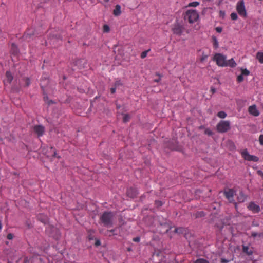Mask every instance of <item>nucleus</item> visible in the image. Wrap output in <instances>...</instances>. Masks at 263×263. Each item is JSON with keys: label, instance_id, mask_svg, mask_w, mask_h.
<instances>
[{"label": "nucleus", "instance_id": "nucleus-1", "mask_svg": "<svg viewBox=\"0 0 263 263\" xmlns=\"http://www.w3.org/2000/svg\"><path fill=\"white\" fill-rule=\"evenodd\" d=\"M114 215L113 212H111L105 211L103 212L100 218L101 222L105 227L112 226Z\"/></svg>", "mask_w": 263, "mask_h": 263}, {"label": "nucleus", "instance_id": "nucleus-2", "mask_svg": "<svg viewBox=\"0 0 263 263\" xmlns=\"http://www.w3.org/2000/svg\"><path fill=\"white\" fill-rule=\"evenodd\" d=\"M198 18L199 14L197 11L192 9L186 11L184 16V20L187 21L190 24L196 22Z\"/></svg>", "mask_w": 263, "mask_h": 263}, {"label": "nucleus", "instance_id": "nucleus-3", "mask_svg": "<svg viewBox=\"0 0 263 263\" xmlns=\"http://www.w3.org/2000/svg\"><path fill=\"white\" fill-rule=\"evenodd\" d=\"M218 132L223 133L227 132L230 129V122L229 121H220L216 126Z\"/></svg>", "mask_w": 263, "mask_h": 263}, {"label": "nucleus", "instance_id": "nucleus-4", "mask_svg": "<svg viewBox=\"0 0 263 263\" xmlns=\"http://www.w3.org/2000/svg\"><path fill=\"white\" fill-rule=\"evenodd\" d=\"M226 56L221 53H216L213 58V60L215 61L216 64L220 67H227L226 63Z\"/></svg>", "mask_w": 263, "mask_h": 263}, {"label": "nucleus", "instance_id": "nucleus-5", "mask_svg": "<svg viewBox=\"0 0 263 263\" xmlns=\"http://www.w3.org/2000/svg\"><path fill=\"white\" fill-rule=\"evenodd\" d=\"M236 9L237 12L240 16L243 18H246L247 17V13L243 0H240L237 2Z\"/></svg>", "mask_w": 263, "mask_h": 263}, {"label": "nucleus", "instance_id": "nucleus-6", "mask_svg": "<svg viewBox=\"0 0 263 263\" xmlns=\"http://www.w3.org/2000/svg\"><path fill=\"white\" fill-rule=\"evenodd\" d=\"M171 30L174 34L181 36L184 32L185 28L180 23H176L172 25Z\"/></svg>", "mask_w": 263, "mask_h": 263}, {"label": "nucleus", "instance_id": "nucleus-7", "mask_svg": "<svg viewBox=\"0 0 263 263\" xmlns=\"http://www.w3.org/2000/svg\"><path fill=\"white\" fill-rule=\"evenodd\" d=\"M241 155L245 160L248 161L257 162L259 160V158L257 157L250 155L247 149H243L241 152Z\"/></svg>", "mask_w": 263, "mask_h": 263}, {"label": "nucleus", "instance_id": "nucleus-8", "mask_svg": "<svg viewBox=\"0 0 263 263\" xmlns=\"http://www.w3.org/2000/svg\"><path fill=\"white\" fill-rule=\"evenodd\" d=\"M223 194L226 198L229 200L230 203H234L235 204V208L237 207V204L234 202V196L235 194V191L233 189H230L227 190H224Z\"/></svg>", "mask_w": 263, "mask_h": 263}, {"label": "nucleus", "instance_id": "nucleus-9", "mask_svg": "<svg viewBox=\"0 0 263 263\" xmlns=\"http://www.w3.org/2000/svg\"><path fill=\"white\" fill-rule=\"evenodd\" d=\"M248 208L254 213H258L260 210L259 206L255 204L254 202H251L249 204Z\"/></svg>", "mask_w": 263, "mask_h": 263}, {"label": "nucleus", "instance_id": "nucleus-10", "mask_svg": "<svg viewBox=\"0 0 263 263\" xmlns=\"http://www.w3.org/2000/svg\"><path fill=\"white\" fill-rule=\"evenodd\" d=\"M34 132L39 137L42 136L44 132H45V128L42 125H35L33 127Z\"/></svg>", "mask_w": 263, "mask_h": 263}, {"label": "nucleus", "instance_id": "nucleus-11", "mask_svg": "<svg viewBox=\"0 0 263 263\" xmlns=\"http://www.w3.org/2000/svg\"><path fill=\"white\" fill-rule=\"evenodd\" d=\"M34 30L32 29H28L24 33L23 38L25 40L30 41L33 35H34Z\"/></svg>", "mask_w": 263, "mask_h": 263}, {"label": "nucleus", "instance_id": "nucleus-12", "mask_svg": "<svg viewBox=\"0 0 263 263\" xmlns=\"http://www.w3.org/2000/svg\"><path fill=\"white\" fill-rule=\"evenodd\" d=\"M248 111L251 115H252L255 117H257L259 115V112L257 110V107L255 105H253L252 106H250L249 107Z\"/></svg>", "mask_w": 263, "mask_h": 263}, {"label": "nucleus", "instance_id": "nucleus-13", "mask_svg": "<svg viewBox=\"0 0 263 263\" xmlns=\"http://www.w3.org/2000/svg\"><path fill=\"white\" fill-rule=\"evenodd\" d=\"M137 190L135 188H130L127 191V195L130 198H134L138 195Z\"/></svg>", "mask_w": 263, "mask_h": 263}, {"label": "nucleus", "instance_id": "nucleus-14", "mask_svg": "<svg viewBox=\"0 0 263 263\" xmlns=\"http://www.w3.org/2000/svg\"><path fill=\"white\" fill-rule=\"evenodd\" d=\"M38 219L40 221L45 224L48 222V217L46 215L40 214L38 215Z\"/></svg>", "mask_w": 263, "mask_h": 263}, {"label": "nucleus", "instance_id": "nucleus-15", "mask_svg": "<svg viewBox=\"0 0 263 263\" xmlns=\"http://www.w3.org/2000/svg\"><path fill=\"white\" fill-rule=\"evenodd\" d=\"M226 64L227 65V66H229L232 68L235 67L236 66V63L234 61L233 58H231L228 61L226 60Z\"/></svg>", "mask_w": 263, "mask_h": 263}, {"label": "nucleus", "instance_id": "nucleus-16", "mask_svg": "<svg viewBox=\"0 0 263 263\" xmlns=\"http://www.w3.org/2000/svg\"><path fill=\"white\" fill-rule=\"evenodd\" d=\"M246 198L247 196L242 192H240L237 196V200L239 202H243Z\"/></svg>", "mask_w": 263, "mask_h": 263}, {"label": "nucleus", "instance_id": "nucleus-17", "mask_svg": "<svg viewBox=\"0 0 263 263\" xmlns=\"http://www.w3.org/2000/svg\"><path fill=\"white\" fill-rule=\"evenodd\" d=\"M242 251L243 253H245L248 255H251L253 254V251L251 249H250V248L248 246H243Z\"/></svg>", "mask_w": 263, "mask_h": 263}, {"label": "nucleus", "instance_id": "nucleus-18", "mask_svg": "<svg viewBox=\"0 0 263 263\" xmlns=\"http://www.w3.org/2000/svg\"><path fill=\"white\" fill-rule=\"evenodd\" d=\"M60 39V36L59 35H55V34H52V35H50L49 36V37L48 38V41L49 42H50V44H52L51 43V42H52V40H53V44H54V40H58L59 39Z\"/></svg>", "mask_w": 263, "mask_h": 263}, {"label": "nucleus", "instance_id": "nucleus-19", "mask_svg": "<svg viewBox=\"0 0 263 263\" xmlns=\"http://www.w3.org/2000/svg\"><path fill=\"white\" fill-rule=\"evenodd\" d=\"M6 77L7 78V82L9 84L11 83L13 79V77L10 71H7L6 72Z\"/></svg>", "mask_w": 263, "mask_h": 263}, {"label": "nucleus", "instance_id": "nucleus-20", "mask_svg": "<svg viewBox=\"0 0 263 263\" xmlns=\"http://www.w3.org/2000/svg\"><path fill=\"white\" fill-rule=\"evenodd\" d=\"M121 13V7L120 5H117L116 6L115 9L114 10V14L115 16H118Z\"/></svg>", "mask_w": 263, "mask_h": 263}, {"label": "nucleus", "instance_id": "nucleus-21", "mask_svg": "<svg viewBox=\"0 0 263 263\" xmlns=\"http://www.w3.org/2000/svg\"><path fill=\"white\" fill-rule=\"evenodd\" d=\"M212 40L214 48L215 49L217 48L218 47L219 44L216 37L215 36H212Z\"/></svg>", "mask_w": 263, "mask_h": 263}, {"label": "nucleus", "instance_id": "nucleus-22", "mask_svg": "<svg viewBox=\"0 0 263 263\" xmlns=\"http://www.w3.org/2000/svg\"><path fill=\"white\" fill-rule=\"evenodd\" d=\"M11 50L14 54H16L18 53V50L17 46L14 43L11 44Z\"/></svg>", "mask_w": 263, "mask_h": 263}, {"label": "nucleus", "instance_id": "nucleus-23", "mask_svg": "<svg viewBox=\"0 0 263 263\" xmlns=\"http://www.w3.org/2000/svg\"><path fill=\"white\" fill-rule=\"evenodd\" d=\"M256 58L260 63H263V52H258L256 54Z\"/></svg>", "mask_w": 263, "mask_h": 263}, {"label": "nucleus", "instance_id": "nucleus-24", "mask_svg": "<svg viewBox=\"0 0 263 263\" xmlns=\"http://www.w3.org/2000/svg\"><path fill=\"white\" fill-rule=\"evenodd\" d=\"M227 114L223 111H220L218 112L217 116L220 118H225L227 117Z\"/></svg>", "mask_w": 263, "mask_h": 263}, {"label": "nucleus", "instance_id": "nucleus-25", "mask_svg": "<svg viewBox=\"0 0 263 263\" xmlns=\"http://www.w3.org/2000/svg\"><path fill=\"white\" fill-rule=\"evenodd\" d=\"M205 213L203 211L197 212L195 213V216L196 218H199L204 216Z\"/></svg>", "mask_w": 263, "mask_h": 263}, {"label": "nucleus", "instance_id": "nucleus-26", "mask_svg": "<svg viewBox=\"0 0 263 263\" xmlns=\"http://www.w3.org/2000/svg\"><path fill=\"white\" fill-rule=\"evenodd\" d=\"M241 74L242 76H248L250 74V71L247 69L241 68Z\"/></svg>", "mask_w": 263, "mask_h": 263}, {"label": "nucleus", "instance_id": "nucleus-27", "mask_svg": "<svg viewBox=\"0 0 263 263\" xmlns=\"http://www.w3.org/2000/svg\"><path fill=\"white\" fill-rule=\"evenodd\" d=\"M198 5H199V3L198 2H191V3H190L188 5H187V7H197L198 6Z\"/></svg>", "mask_w": 263, "mask_h": 263}, {"label": "nucleus", "instance_id": "nucleus-28", "mask_svg": "<svg viewBox=\"0 0 263 263\" xmlns=\"http://www.w3.org/2000/svg\"><path fill=\"white\" fill-rule=\"evenodd\" d=\"M194 263H209L206 259L203 258L197 259Z\"/></svg>", "mask_w": 263, "mask_h": 263}, {"label": "nucleus", "instance_id": "nucleus-29", "mask_svg": "<svg viewBox=\"0 0 263 263\" xmlns=\"http://www.w3.org/2000/svg\"><path fill=\"white\" fill-rule=\"evenodd\" d=\"M110 30L109 27L108 25L105 24L103 27V31L104 32H108Z\"/></svg>", "mask_w": 263, "mask_h": 263}, {"label": "nucleus", "instance_id": "nucleus-30", "mask_svg": "<svg viewBox=\"0 0 263 263\" xmlns=\"http://www.w3.org/2000/svg\"><path fill=\"white\" fill-rule=\"evenodd\" d=\"M23 80L25 83V86L27 87V86H29V85L30 84V80L29 78H24Z\"/></svg>", "mask_w": 263, "mask_h": 263}, {"label": "nucleus", "instance_id": "nucleus-31", "mask_svg": "<svg viewBox=\"0 0 263 263\" xmlns=\"http://www.w3.org/2000/svg\"><path fill=\"white\" fill-rule=\"evenodd\" d=\"M130 119V117L128 114H124L123 116V122H127L129 121Z\"/></svg>", "mask_w": 263, "mask_h": 263}, {"label": "nucleus", "instance_id": "nucleus-32", "mask_svg": "<svg viewBox=\"0 0 263 263\" xmlns=\"http://www.w3.org/2000/svg\"><path fill=\"white\" fill-rule=\"evenodd\" d=\"M230 16L232 20H236L238 18L237 14L235 12L232 13Z\"/></svg>", "mask_w": 263, "mask_h": 263}, {"label": "nucleus", "instance_id": "nucleus-33", "mask_svg": "<svg viewBox=\"0 0 263 263\" xmlns=\"http://www.w3.org/2000/svg\"><path fill=\"white\" fill-rule=\"evenodd\" d=\"M184 229L182 228H178L175 229V232L177 233H182Z\"/></svg>", "mask_w": 263, "mask_h": 263}, {"label": "nucleus", "instance_id": "nucleus-34", "mask_svg": "<svg viewBox=\"0 0 263 263\" xmlns=\"http://www.w3.org/2000/svg\"><path fill=\"white\" fill-rule=\"evenodd\" d=\"M149 51V50H146V51H144L143 52H142L141 54V58L142 59H144L145 58L146 56H147V53Z\"/></svg>", "mask_w": 263, "mask_h": 263}, {"label": "nucleus", "instance_id": "nucleus-35", "mask_svg": "<svg viewBox=\"0 0 263 263\" xmlns=\"http://www.w3.org/2000/svg\"><path fill=\"white\" fill-rule=\"evenodd\" d=\"M204 134L209 136H211L213 134V132L209 128H206L204 130Z\"/></svg>", "mask_w": 263, "mask_h": 263}, {"label": "nucleus", "instance_id": "nucleus-36", "mask_svg": "<svg viewBox=\"0 0 263 263\" xmlns=\"http://www.w3.org/2000/svg\"><path fill=\"white\" fill-rule=\"evenodd\" d=\"M243 80V77L241 74L237 77V81H238V82L240 83V82H242Z\"/></svg>", "mask_w": 263, "mask_h": 263}, {"label": "nucleus", "instance_id": "nucleus-37", "mask_svg": "<svg viewBox=\"0 0 263 263\" xmlns=\"http://www.w3.org/2000/svg\"><path fill=\"white\" fill-rule=\"evenodd\" d=\"M121 85H122V84L120 80H117L115 83V86L116 87Z\"/></svg>", "mask_w": 263, "mask_h": 263}, {"label": "nucleus", "instance_id": "nucleus-38", "mask_svg": "<svg viewBox=\"0 0 263 263\" xmlns=\"http://www.w3.org/2000/svg\"><path fill=\"white\" fill-rule=\"evenodd\" d=\"M260 144L263 146V135H260L259 137Z\"/></svg>", "mask_w": 263, "mask_h": 263}, {"label": "nucleus", "instance_id": "nucleus-39", "mask_svg": "<svg viewBox=\"0 0 263 263\" xmlns=\"http://www.w3.org/2000/svg\"><path fill=\"white\" fill-rule=\"evenodd\" d=\"M155 204L157 206L159 207L162 205V203L160 201H156Z\"/></svg>", "mask_w": 263, "mask_h": 263}, {"label": "nucleus", "instance_id": "nucleus-40", "mask_svg": "<svg viewBox=\"0 0 263 263\" xmlns=\"http://www.w3.org/2000/svg\"><path fill=\"white\" fill-rule=\"evenodd\" d=\"M7 238L9 240H11L13 238V235L11 233H9L7 235Z\"/></svg>", "mask_w": 263, "mask_h": 263}, {"label": "nucleus", "instance_id": "nucleus-41", "mask_svg": "<svg viewBox=\"0 0 263 263\" xmlns=\"http://www.w3.org/2000/svg\"><path fill=\"white\" fill-rule=\"evenodd\" d=\"M258 233L257 232H252L251 234V236L254 238L258 236Z\"/></svg>", "mask_w": 263, "mask_h": 263}, {"label": "nucleus", "instance_id": "nucleus-42", "mask_svg": "<svg viewBox=\"0 0 263 263\" xmlns=\"http://www.w3.org/2000/svg\"><path fill=\"white\" fill-rule=\"evenodd\" d=\"M208 58V55L205 54H203L202 56L200 58V61L201 62L204 61Z\"/></svg>", "mask_w": 263, "mask_h": 263}, {"label": "nucleus", "instance_id": "nucleus-43", "mask_svg": "<svg viewBox=\"0 0 263 263\" xmlns=\"http://www.w3.org/2000/svg\"><path fill=\"white\" fill-rule=\"evenodd\" d=\"M215 30L217 32L220 33L222 32V29L220 27H217L215 28Z\"/></svg>", "mask_w": 263, "mask_h": 263}, {"label": "nucleus", "instance_id": "nucleus-44", "mask_svg": "<svg viewBox=\"0 0 263 263\" xmlns=\"http://www.w3.org/2000/svg\"><path fill=\"white\" fill-rule=\"evenodd\" d=\"M156 75L159 76V78L155 79L154 80V82H159L161 80L160 75L159 73H156Z\"/></svg>", "mask_w": 263, "mask_h": 263}, {"label": "nucleus", "instance_id": "nucleus-45", "mask_svg": "<svg viewBox=\"0 0 263 263\" xmlns=\"http://www.w3.org/2000/svg\"><path fill=\"white\" fill-rule=\"evenodd\" d=\"M116 87H111L110 88V92L113 94L116 92Z\"/></svg>", "mask_w": 263, "mask_h": 263}, {"label": "nucleus", "instance_id": "nucleus-46", "mask_svg": "<svg viewBox=\"0 0 263 263\" xmlns=\"http://www.w3.org/2000/svg\"><path fill=\"white\" fill-rule=\"evenodd\" d=\"M140 240V238L139 237H136L133 239V241L135 242H139Z\"/></svg>", "mask_w": 263, "mask_h": 263}, {"label": "nucleus", "instance_id": "nucleus-47", "mask_svg": "<svg viewBox=\"0 0 263 263\" xmlns=\"http://www.w3.org/2000/svg\"><path fill=\"white\" fill-rule=\"evenodd\" d=\"M50 150H53V155L52 156H54V157H55L56 156V152L54 151V149H53V148L52 147H50Z\"/></svg>", "mask_w": 263, "mask_h": 263}, {"label": "nucleus", "instance_id": "nucleus-48", "mask_svg": "<svg viewBox=\"0 0 263 263\" xmlns=\"http://www.w3.org/2000/svg\"><path fill=\"white\" fill-rule=\"evenodd\" d=\"M228 262V260L224 259V258H221V263H227Z\"/></svg>", "mask_w": 263, "mask_h": 263}, {"label": "nucleus", "instance_id": "nucleus-49", "mask_svg": "<svg viewBox=\"0 0 263 263\" xmlns=\"http://www.w3.org/2000/svg\"><path fill=\"white\" fill-rule=\"evenodd\" d=\"M258 237L260 238H263V232L258 233Z\"/></svg>", "mask_w": 263, "mask_h": 263}, {"label": "nucleus", "instance_id": "nucleus-50", "mask_svg": "<svg viewBox=\"0 0 263 263\" xmlns=\"http://www.w3.org/2000/svg\"><path fill=\"white\" fill-rule=\"evenodd\" d=\"M95 245L97 246H99L100 245V241L99 240L96 241Z\"/></svg>", "mask_w": 263, "mask_h": 263}, {"label": "nucleus", "instance_id": "nucleus-51", "mask_svg": "<svg viewBox=\"0 0 263 263\" xmlns=\"http://www.w3.org/2000/svg\"><path fill=\"white\" fill-rule=\"evenodd\" d=\"M43 80L42 79V80H41V84H40V86H41V87L42 88H43L44 86V84H43Z\"/></svg>", "mask_w": 263, "mask_h": 263}, {"label": "nucleus", "instance_id": "nucleus-52", "mask_svg": "<svg viewBox=\"0 0 263 263\" xmlns=\"http://www.w3.org/2000/svg\"><path fill=\"white\" fill-rule=\"evenodd\" d=\"M211 91L212 93H214L215 92V89L213 88H211Z\"/></svg>", "mask_w": 263, "mask_h": 263}, {"label": "nucleus", "instance_id": "nucleus-53", "mask_svg": "<svg viewBox=\"0 0 263 263\" xmlns=\"http://www.w3.org/2000/svg\"><path fill=\"white\" fill-rule=\"evenodd\" d=\"M103 2L105 3H107L109 2V0H103Z\"/></svg>", "mask_w": 263, "mask_h": 263}, {"label": "nucleus", "instance_id": "nucleus-54", "mask_svg": "<svg viewBox=\"0 0 263 263\" xmlns=\"http://www.w3.org/2000/svg\"><path fill=\"white\" fill-rule=\"evenodd\" d=\"M115 231V229H111L109 231L110 232L113 233Z\"/></svg>", "mask_w": 263, "mask_h": 263}, {"label": "nucleus", "instance_id": "nucleus-55", "mask_svg": "<svg viewBox=\"0 0 263 263\" xmlns=\"http://www.w3.org/2000/svg\"><path fill=\"white\" fill-rule=\"evenodd\" d=\"M203 1L204 2H206L210 1V0H203Z\"/></svg>", "mask_w": 263, "mask_h": 263}, {"label": "nucleus", "instance_id": "nucleus-56", "mask_svg": "<svg viewBox=\"0 0 263 263\" xmlns=\"http://www.w3.org/2000/svg\"><path fill=\"white\" fill-rule=\"evenodd\" d=\"M46 98H47V97L44 96V100H45V99H46Z\"/></svg>", "mask_w": 263, "mask_h": 263}]
</instances>
